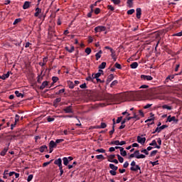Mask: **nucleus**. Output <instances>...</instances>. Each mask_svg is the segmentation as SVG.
<instances>
[{
  "instance_id": "39448f33",
  "label": "nucleus",
  "mask_w": 182,
  "mask_h": 182,
  "mask_svg": "<svg viewBox=\"0 0 182 182\" xmlns=\"http://www.w3.org/2000/svg\"><path fill=\"white\" fill-rule=\"evenodd\" d=\"M131 171H137L139 170L140 174H141V168L139 165H136L135 166H132L130 168Z\"/></svg>"
},
{
  "instance_id": "e433bc0d",
  "label": "nucleus",
  "mask_w": 182,
  "mask_h": 182,
  "mask_svg": "<svg viewBox=\"0 0 182 182\" xmlns=\"http://www.w3.org/2000/svg\"><path fill=\"white\" fill-rule=\"evenodd\" d=\"M149 164H152V166L154 167V166H157L159 164V161H150Z\"/></svg>"
},
{
  "instance_id": "473e14b6",
  "label": "nucleus",
  "mask_w": 182,
  "mask_h": 182,
  "mask_svg": "<svg viewBox=\"0 0 182 182\" xmlns=\"http://www.w3.org/2000/svg\"><path fill=\"white\" fill-rule=\"evenodd\" d=\"M96 159H97L98 160H105V156L102 154L97 155Z\"/></svg>"
},
{
  "instance_id": "dca6fc26",
  "label": "nucleus",
  "mask_w": 182,
  "mask_h": 182,
  "mask_svg": "<svg viewBox=\"0 0 182 182\" xmlns=\"http://www.w3.org/2000/svg\"><path fill=\"white\" fill-rule=\"evenodd\" d=\"M65 50H67V52H69V53H72L74 50H75V46H71L70 48H69V47L66 46L65 48Z\"/></svg>"
},
{
  "instance_id": "49530a36",
  "label": "nucleus",
  "mask_w": 182,
  "mask_h": 182,
  "mask_svg": "<svg viewBox=\"0 0 182 182\" xmlns=\"http://www.w3.org/2000/svg\"><path fill=\"white\" fill-rule=\"evenodd\" d=\"M114 67L117 68V69H122V65L119 64V63H116L114 64Z\"/></svg>"
},
{
  "instance_id": "f8f14e48",
  "label": "nucleus",
  "mask_w": 182,
  "mask_h": 182,
  "mask_svg": "<svg viewBox=\"0 0 182 182\" xmlns=\"http://www.w3.org/2000/svg\"><path fill=\"white\" fill-rule=\"evenodd\" d=\"M136 12L137 19H140V18H141V8H137L136 9Z\"/></svg>"
},
{
  "instance_id": "c03bdc74",
  "label": "nucleus",
  "mask_w": 182,
  "mask_h": 182,
  "mask_svg": "<svg viewBox=\"0 0 182 182\" xmlns=\"http://www.w3.org/2000/svg\"><path fill=\"white\" fill-rule=\"evenodd\" d=\"M63 141H65V139H59L55 140V144H59V143H62Z\"/></svg>"
},
{
  "instance_id": "ddd939ff",
  "label": "nucleus",
  "mask_w": 182,
  "mask_h": 182,
  "mask_svg": "<svg viewBox=\"0 0 182 182\" xmlns=\"http://www.w3.org/2000/svg\"><path fill=\"white\" fill-rule=\"evenodd\" d=\"M46 86H50V85H49V82H48V81H44V82L41 84V85L40 86L41 90H43V89H44Z\"/></svg>"
},
{
  "instance_id": "8fccbe9b",
  "label": "nucleus",
  "mask_w": 182,
  "mask_h": 182,
  "mask_svg": "<svg viewBox=\"0 0 182 182\" xmlns=\"http://www.w3.org/2000/svg\"><path fill=\"white\" fill-rule=\"evenodd\" d=\"M112 2H113V4L114 5H119L120 4V0H111Z\"/></svg>"
},
{
  "instance_id": "2eb2a0df",
  "label": "nucleus",
  "mask_w": 182,
  "mask_h": 182,
  "mask_svg": "<svg viewBox=\"0 0 182 182\" xmlns=\"http://www.w3.org/2000/svg\"><path fill=\"white\" fill-rule=\"evenodd\" d=\"M10 72H7L6 74H3L1 76H0V79H2V80H5V79H8L9 77Z\"/></svg>"
},
{
  "instance_id": "3c124183",
  "label": "nucleus",
  "mask_w": 182,
  "mask_h": 182,
  "mask_svg": "<svg viewBox=\"0 0 182 182\" xmlns=\"http://www.w3.org/2000/svg\"><path fill=\"white\" fill-rule=\"evenodd\" d=\"M110 144H114L115 146H119V140L112 141L110 142Z\"/></svg>"
},
{
  "instance_id": "aec40b11",
  "label": "nucleus",
  "mask_w": 182,
  "mask_h": 182,
  "mask_svg": "<svg viewBox=\"0 0 182 182\" xmlns=\"http://www.w3.org/2000/svg\"><path fill=\"white\" fill-rule=\"evenodd\" d=\"M42 12V9H39V7H37L36 9V13L34 14V16L38 17L39 16V14Z\"/></svg>"
},
{
  "instance_id": "412c9836",
  "label": "nucleus",
  "mask_w": 182,
  "mask_h": 182,
  "mask_svg": "<svg viewBox=\"0 0 182 182\" xmlns=\"http://www.w3.org/2000/svg\"><path fill=\"white\" fill-rule=\"evenodd\" d=\"M31 6V2L29 1H25L24 4L23 5V9H28Z\"/></svg>"
},
{
  "instance_id": "a19ab883",
  "label": "nucleus",
  "mask_w": 182,
  "mask_h": 182,
  "mask_svg": "<svg viewBox=\"0 0 182 182\" xmlns=\"http://www.w3.org/2000/svg\"><path fill=\"white\" fill-rule=\"evenodd\" d=\"M32 178H33V174H30L28 178H27V181L30 182L32 181Z\"/></svg>"
},
{
  "instance_id": "de8ad7c7",
  "label": "nucleus",
  "mask_w": 182,
  "mask_h": 182,
  "mask_svg": "<svg viewBox=\"0 0 182 182\" xmlns=\"http://www.w3.org/2000/svg\"><path fill=\"white\" fill-rule=\"evenodd\" d=\"M96 151H97V153H106V150L104 149H98L96 150Z\"/></svg>"
},
{
  "instance_id": "052dcab7",
  "label": "nucleus",
  "mask_w": 182,
  "mask_h": 182,
  "mask_svg": "<svg viewBox=\"0 0 182 182\" xmlns=\"http://www.w3.org/2000/svg\"><path fill=\"white\" fill-rule=\"evenodd\" d=\"M21 18H16L14 22V25H16V23H19V22H21Z\"/></svg>"
},
{
  "instance_id": "f03ea898",
  "label": "nucleus",
  "mask_w": 182,
  "mask_h": 182,
  "mask_svg": "<svg viewBox=\"0 0 182 182\" xmlns=\"http://www.w3.org/2000/svg\"><path fill=\"white\" fill-rule=\"evenodd\" d=\"M135 159H146V155L143 154H140V151L139 150H136L134 152V154H131L129 156V159H133L134 158Z\"/></svg>"
},
{
  "instance_id": "f257e3e1",
  "label": "nucleus",
  "mask_w": 182,
  "mask_h": 182,
  "mask_svg": "<svg viewBox=\"0 0 182 182\" xmlns=\"http://www.w3.org/2000/svg\"><path fill=\"white\" fill-rule=\"evenodd\" d=\"M125 96L129 100H152L156 97L153 92H129Z\"/></svg>"
},
{
  "instance_id": "7c9ffc66",
  "label": "nucleus",
  "mask_w": 182,
  "mask_h": 182,
  "mask_svg": "<svg viewBox=\"0 0 182 182\" xmlns=\"http://www.w3.org/2000/svg\"><path fill=\"white\" fill-rule=\"evenodd\" d=\"M117 157L119 163H123V161H124V159H123V157H122L119 154H117Z\"/></svg>"
},
{
  "instance_id": "20e7f679",
  "label": "nucleus",
  "mask_w": 182,
  "mask_h": 182,
  "mask_svg": "<svg viewBox=\"0 0 182 182\" xmlns=\"http://www.w3.org/2000/svg\"><path fill=\"white\" fill-rule=\"evenodd\" d=\"M167 122L169 123H171V122H175L177 123L178 122V119H176V117H171V115H169L167 118Z\"/></svg>"
},
{
  "instance_id": "6ab92c4d",
  "label": "nucleus",
  "mask_w": 182,
  "mask_h": 182,
  "mask_svg": "<svg viewBox=\"0 0 182 182\" xmlns=\"http://www.w3.org/2000/svg\"><path fill=\"white\" fill-rule=\"evenodd\" d=\"M45 150L48 151V146L46 145H43L39 148L40 153H43Z\"/></svg>"
},
{
  "instance_id": "cd10ccee",
  "label": "nucleus",
  "mask_w": 182,
  "mask_h": 182,
  "mask_svg": "<svg viewBox=\"0 0 182 182\" xmlns=\"http://www.w3.org/2000/svg\"><path fill=\"white\" fill-rule=\"evenodd\" d=\"M63 161L64 166H68L69 164V161L68 159V157L63 158Z\"/></svg>"
},
{
  "instance_id": "6e6552de",
  "label": "nucleus",
  "mask_w": 182,
  "mask_h": 182,
  "mask_svg": "<svg viewBox=\"0 0 182 182\" xmlns=\"http://www.w3.org/2000/svg\"><path fill=\"white\" fill-rule=\"evenodd\" d=\"M167 127H168V126L167 125H162L161 127H158L156 128L155 132H157V133H160V132H161V130H164V129H167Z\"/></svg>"
},
{
  "instance_id": "58836bf2",
  "label": "nucleus",
  "mask_w": 182,
  "mask_h": 182,
  "mask_svg": "<svg viewBox=\"0 0 182 182\" xmlns=\"http://www.w3.org/2000/svg\"><path fill=\"white\" fill-rule=\"evenodd\" d=\"M52 80H53V84H55L56 83V82L59 80V78L58 77H53Z\"/></svg>"
},
{
  "instance_id": "9d476101",
  "label": "nucleus",
  "mask_w": 182,
  "mask_h": 182,
  "mask_svg": "<svg viewBox=\"0 0 182 182\" xmlns=\"http://www.w3.org/2000/svg\"><path fill=\"white\" fill-rule=\"evenodd\" d=\"M141 79H144V80H153V77L151 75H141Z\"/></svg>"
},
{
  "instance_id": "864d4df0",
  "label": "nucleus",
  "mask_w": 182,
  "mask_h": 182,
  "mask_svg": "<svg viewBox=\"0 0 182 182\" xmlns=\"http://www.w3.org/2000/svg\"><path fill=\"white\" fill-rule=\"evenodd\" d=\"M101 129H106L107 127V125L105 122H102L100 125Z\"/></svg>"
},
{
  "instance_id": "f704fd0d",
  "label": "nucleus",
  "mask_w": 182,
  "mask_h": 182,
  "mask_svg": "<svg viewBox=\"0 0 182 182\" xmlns=\"http://www.w3.org/2000/svg\"><path fill=\"white\" fill-rule=\"evenodd\" d=\"M85 53H87V55H90V53H92V49L90 48H87L85 49Z\"/></svg>"
},
{
  "instance_id": "2f4dec72",
  "label": "nucleus",
  "mask_w": 182,
  "mask_h": 182,
  "mask_svg": "<svg viewBox=\"0 0 182 182\" xmlns=\"http://www.w3.org/2000/svg\"><path fill=\"white\" fill-rule=\"evenodd\" d=\"M162 109H166L167 110H171L173 108L171 107V106L164 105L162 106Z\"/></svg>"
},
{
  "instance_id": "338daca9",
  "label": "nucleus",
  "mask_w": 182,
  "mask_h": 182,
  "mask_svg": "<svg viewBox=\"0 0 182 182\" xmlns=\"http://www.w3.org/2000/svg\"><path fill=\"white\" fill-rule=\"evenodd\" d=\"M109 135L112 136L114 133V126H112V130L109 131Z\"/></svg>"
},
{
  "instance_id": "1a4fd4ad",
  "label": "nucleus",
  "mask_w": 182,
  "mask_h": 182,
  "mask_svg": "<svg viewBox=\"0 0 182 182\" xmlns=\"http://www.w3.org/2000/svg\"><path fill=\"white\" fill-rule=\"evenodd\" d=\"M64 112H65V113H73V109H72V105L65 107L64 108Z\"/></svg>"
},
{
  "instance_id": "5fc2aeb1",
  "label": "nucleus",
  "mask_w": 182,
  "mask_h": 182,
  "mask_svg": "<svg viewBox=\"0 0 182 182\" xmlns=\"http://www.w3.org/2000/svg\"><path fill=\"white\" fill-rule=\"evenodd\" d=\"M120 154L122 156V157H126V156H127V152L126 151H122L120 152Z\"/></svg>"
},
{
  "instance_id": "a878e982",
  "label": "nucleus",
  "mask_w": 182,
  "mask_h": 182,
  "mask_svg": "<svg viewBox=\"0 0 182 182\" xmlns=\"http://www.w3.org/2000/svg\"><path fill=\"white\" fill-rule=\"evenodd\" d=\"M60 87H62L60 85H59V86H57V87H54V89H55V90L57 92H65V89L64 88H60Z\"/></svg>"
},
{
  "instance_id": "0e129e2a",
  "label": "nucleus",
  "mask_w": 182,
  "mask_h": 182,
  "mask_svg": "<svg viewBox=\"0 0 182 182\" xmlns=\"http://www.w3.org/2000/svg\"><path fill=\"white\" fill-rule=\"evenodd\" d=\"M109 173L111 174V176H116L117 174L116 171L113 170L109 171Z\"/></svg>"
},
{
  "instance_id": "a18cd8bd",
  "label": "nucleus",
  "mask_w": 182,
  "mask_h": 182,
  "mask_svg": "<svg viewBox=\"0 0 182 182\" xmlns=\"http://www.w3.org/2000/svg\"><path fill=\"white\" fill-rule=\"evenodd\" d=\"M141 153H144V154H146V156H149V151L147 149L141 150Z\"/></svg>"
},
{
  "instance_id": "ea45409f",
  "label": "nucleus",
  "mask_w": 182,
  "mask_h": 182,
  "mask_svg": "<svg viewBox=\"0 0 182 182\" xmlns=\"http://www.w3.org/2000/svg\"><path fill=\"white\" fill-rule=\"evenodd\" d=\"M157 150H154V151H152L149 155V157H153L154 156L155 154H157Z\"/></svg>"
},
{
  "instance_id": "c9c22d12",
  "label": "nucleus",
  "mask_w": 182,
  "mask_h": 182,
  "mask_svg": "<svg viewBox=\"0 0 182 182\" xmlns=\"http://www.w3.org/2000/svg\"><path fill=\"white\" fill-rule=\"evenodd\" d=\"M15 94L17 97H23V94L19 92H15Z\"/></svg>"
},
{
  "instance_id": "0eeeda50",
  "label": "nucleus",
  "mask_w": 182,
  "mask_h": 182,
  "mask_svg": "<svg viewBox=\"0 0 182 182\" xmlns=\"http://www.w3.org/2000/svg\"><path fill=\"white\" fill-rule=\"evenodd\" d=\"M9 143L7 144V146L4 148V149L1 151L0 155L4 156H5V154H6V153L8 152V150H9Z\"/></svg>"
},
{
  "instance_id": "423d86ee",
  "label": "nucleus",
  "mask_w": 182,
  "mask_h": 182,
  "mask_svg": "<svg viewBox=\"0 0 182 182\" xmlns=\"http://www.w3.org/2000/svg\"><path fill=\"white\" fill-rule=\"evenodd\" d=\"M137 141L138 143H140V144H144V143H146V137H141L140 136H138Z\"/></svg>"
},
{
  "instance_id": "c85d7f7f",
  "label": "nucleus",
  "mask_w": 182,
  "mask_h": 182,
  "mask_svg": "<svg viewBox=\"0 0 182 182\" xmlns=\"http://www.w3.org/2000/svg\"><path fill=\"white\" fill-rule=\"evenodd\" d=\"M68 87H70V89H73V87H75V85L73 84V82H72V81H68Z\"/></svg>"
},
{
  "instance_id": "79ce46f5",
  "label": "nucleus",
  "mask_w": 182,
  "mask_h": 182,
  "mask_svg": "<svg viewBox=\"0 0 182 182\" xmlns=\"http://www.w3.org/2000/svg\"><path fill=\"white\" fill-rule=\"evenodd\" d=\"M133 14H134V9L127 11V15H133Z\"/></svg>"
},
{
  "instance_id": "774afa93",
  "label": "nucleus",
  "mask_w": 182,
  "mask_h": 182,
  "mask_svg": "<svg viewBox=\"0 0 182 182\" xmlns=\"http://www.w3.org/2000/svg\"><path fill=\"white\" fill-rule=\"evenodd\" d=\"M114 157H116L115 155H110L109 156H108V161L113 160V159H114Z\"/></svg>"
},
{
  "instance_id": "72a5a7b5",
  "label": "nucleus",
  "mask_w": 182,
  "mask_h": 182,
  "mask_svg": "<svg viewBox=\"0 0 182 182\" xmlns=\"http://www.w3.org/2000/svg\"><path fill=\"white\" fill-rule=\"evenodd\" d=\"M111 56H112V58H116V51H114V50H113V49H111Z\"/></svg>"
},
{
  "instance_id": "393cba45",
  "label": "nucleus",
  "mask_w": 182,
  "mask_h": 182,
  "mask_svg": "<svg viewBox=\"0 0 182 182\" xmlns=\"http://www.w3.org/2000/svg\"><path fill=\"white\" fill-rule=\"evenodd\" d=\"M49 146L50 147H53V149H55V147H56L58 144L54 141H50L49 143Z\"/></svg>"
},
{
  "instance_id": "603ef678",
  "label": "nucleus",
  "mask_w": 182,
  "mask_h": 182,
  "mask_svg": "<svg viewBox=\"0 0 182 182\" xmlns=\"http://www.w3.org/2000/svg\"><path fill=\"white\" fill-rule=\"evenodd\" d=\"M86 80H87V81H90V80H91V82H94L95 78H93V77H92V76L89 75V76L86 78Z\"/></svg>"
},
{
  "instance_id": "4468645a",
  "label": "nucleus",
  "mask_w": 182,
  "mask_h": 182,
  "mask_svg": "<svg viewBox=\"0 0 182 182\" xmlns=\"http://www.w3.org/2000/svg\"><path fill=\"white\" fill-rule=\"evenodd\" d=\"M113 79H114V76L113 75V74H110L107 77V85H109V83H110L112 80H113Z\"/></svg>"
},
{
  "instance_id": "c756f323",
  "label": "nucleus",
  "mask_w": 182,
  "mask_h": 182,
  "mask_svg": "<svg viewBox=\"0 0 182 182\" xmlns=\"http://www.w3.org/2000/svg\"><path fill=\"white\" fill-rule=\"evenodd\" d=\"M106 68V62H102L98 67V69H105Z\"/></svg>"
},
{
  "instance_id": "f3484780",
  "label": "nucleus",
  "mask_w": 182,
  "mask_h": 182,
  "mask_svg": "<svg viewBox=\"0 0 182 182\" xmlns=\"http://www.w3.org/2000/svg\"><path fill=\"white\" fill-rule=\"evenodd\" d=\"M149 146H155L156 149H161V146L157 145V141H156L154 139L151 141V143L149 144Z\"/></svg>"
},
{
  "instance_id": "6e6d98bb",
  "label": "nucleus",
  "mask_w": 182,
  "mask_h": 182,
  "mask_svg": "<svg viewBox=\"0 0 182 182\" xmlns=\"http://www.w3.org/2000/svg\"><path fill=\"white\" fill-rule=\"evenodd\" d=\"M54 120H55V118L53 117H47V122H53Z\"/></svg>"
},
{
  "instance_id": "4d7b16f0",
  "label": "nucleus",
  "mask_w": 182,
  "mask_h": 182,
  "mask_svg": "<svg viewBox=\"0 0 182 182\" xmlns=\"http://www.w3.org/2000/svg\"><path fill=\"white\" fill-rule=\"evenodd\" d=\"M42 79H43V76L38 75L37 80L38 83H41Z\"/></svg>"
},
{
  "instance_id": "69168bd1",
  "label": "nucleus",
  "mask_w": 182,
  "mask_h": 182,
  "mask_svg": "<svg viewBox=\"0 0 182 182\" xmlns=\"http://www.w3.org/2000/svg\"><path fill=\"white\" fill-rule=\"evenodd\" d=\"M107 9H109V11H114V7H113L112 5H108Z\"/></svg>"
},
{
  "instance_id": "4be33fe9",
  "label": "nucleus",
  "mask_w": 182,
  "mask_h": 182,
  "mask_svg": "<svg viewBox=\"0 0 182 182\" xmlns=\"http://www.w3.org/2000/svg\"><path fill=\"white\" fill-rule=\"evenodd\" d=\"M62 100V99L60 97L59 98H56L54 102H53V106H55V107H56L58 106V103H60V102Z\"/></svg>"
},
{
  "instance_id": "bb28decb",
  "label": "nucleus",
  "mask_w": 182,
  "mask_h": 182,
  "mask_svg": "<svg viewBox=\"0 0 182 182\" xmlns=\"http://www.w3.org/2000/svg\"><path fill=\"white\" fill-rule=\"evenodd\" d=\"M109 168H111L113 171H117V169L119 168L117 166H114V164H109Z\"/></svg>"
},
{
  "instance_id": "4c0bfd02",
  "label": "nucleus",
  "mask_w": 182,
  "mask_h": 182,
  "mask_svg": "<svg viewBox=\"0 0 182 182\" xmlns=\"http://www.w3.org/2000/svg\"><path fill=\"white\" fill-rule=\"evenodd\" d=\"M100 76H102L101 73H97L95 76L93 77V79H97L99 77H100Z\"/></svg>"
},
{
  "instance_id": "09e8293b",
  "label": "nucleus",
  "mask_w": 182,
  "mask_h": 182,
  "mask_svg": "<svg viewBox=\"0 0 182 182\" xmlns=\"http://www.w3.org/2000/svg\"><path fill=\"white\" fill-rule=\"evenodd\" d=\"M127 4H129V7L132 8L133 6V0H128Z\"/></svg>"
},
{
  "instance_id": "9b49d317",
  "label": "nucleus",
  "mask_w": 182,
  "mask_h": 182,
  "mask_svg": "<svg viewBox=\"0 0 182 182\" xmlns=\"http://www.w3.org/2000/svg\"><path fill=\"white\" fill-rule=\"evenodd\" d=\"M54 164L58 166L59 168L62 166V159L59 158L54 161Z\"/></svg>"
},
{
  "instance_id": "bf43d9fd",
  "label": "nucleus",
  "mask_w": 182,
  "mask_h": 182,
  "mask_svg": "<svg viewBox=\"0 0 182 182\" xmlns=\"http://www.w3.org/2000/svg\"><path fill=\"white\" fill-rule=\"evenodd\" d=\"M124 144H126V141H119L118 146H124Z\"/></svg>"
},
{
  "instance_id": "13d9d810",
  "label": "nucleus",
  "mask_w": 182,
  "mask_h": 182,
  "mask_svg": "<svg viewBox=\"0 0 182 182\" xmlns=\"http://www.w3.org/2000/svg\"><path fill=\"white\" fill-rule=\"evenodd\" d=\"M94 12H95V15H99V14H100V9L97 8V9L95 10Z\"/></svg>"
},
{
  "instance_id": "37998d69",
  "label": "nucleus",
  "mask_w": 182,
  "mask_h": 182,
  "mask_svg": "<svg viewBox=\"0 0 182 182\" xmlns=\"http://www.w3.org/2000/svg\"><path fill=\"white\" fill-rule=\"evenodd\" d=\"M51 161H53V159H51L50 161L43 163V167H46V166H49V164H50Z\"/></svg>"
},
{
  "instance_id": "680f3d73",
  "label": "nucleus",
  "mask_w": 182,
  "mask_h": 182,
  "mask_svg": "<svg viewBox=\"0 0 182 182\" xmlns=\"http://www.w3.org/2000/svg\"><path fill=\"white\" fill-rule=\"evenodd\" d=\"M118 82L117 80H114L112 83H111V87H113V86H116V85H117Z\"/></svg>"
},
{
  "instance_id": "5701e85b",
  "label": "nucleus",
  "mask_w": 182,
  "mask_h": 182,
  "mask_svg": "<svg viewBox=\"0 0 182 182\" xmlns=\"http://www.w3.org/2000/svg\"><path fill=\"white\" fill-rule=\"evenodd\" d=\"M46 62H48V58L45 57L43 58V63H39L40 66H45V65H46Z\"/></svg>"
},
{
  "instance_id": "b1692460",
  "label": "nucleus",
  "mask_w": 182,
  "mask_h": 182,
  "mask_svg": "<svg viewBox=\"0 0 182 182\" xmlns=\"http://www.w3.org/2000/svg\"><path fill=\"white\" fill-rule=\"evenodd\" d=\"M137 66H139V63H137V62H134L130 65V68L132 69H136Z\"/></svg>"
},
{
  "instance_id": "a211bd4d",
  "label": "nucleus",
  "mask_w": 182,
  "mask_h": 182,
  "mask_svg": "<svg viewBox=\"0 0 182 182\" xmlns=\"http://www.w3.org/2000/svg\"><path fill=\"white\" fill-rule=\"evenodd\" d=\"M102 53H103V51L100 50L98 53L95 54L96 60H99V59L102 58Z\"/></svg>"
},
{
  "instance_id": "7ed1b4c3",
  "label": "nucleus",
  "mask_w": 182,
  "mask_h": 182,
  "mask_svg": "<svg viewBox=\"0 0 182 182\" xmlns=\"http://www.w3.org/2000/svg\"><path fill=\"white\" fill-rule=\"evenodd\" d=\"M105 31H106V27L103 26H97L95 28V31L96 33H97V32H104Z\"/></svg>"
},
{
  "instance_id": "e2e57ef3",
  "label": "nucleus",
  "mask_w": 182,
  "mask_h": 182,
  "mask_svg": "<svg viewBox=\"0 0 182 182\" xmlns=\"http://www.w3.org/2000/svg\"><path fill=\"white\" fill-rule=\"evenodd\" d=\"M19 115L18 114H16L15 116V122L16 123H18V122H19Z\"/></svg>"
}]
</instances>
